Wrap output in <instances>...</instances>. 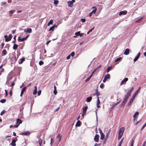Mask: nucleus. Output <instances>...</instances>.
Masks as SVG:
<instances>
[{
  "label": "nucleus",
  "instance_id": "obj_52",
  "mask_svg": "<svg viewBox=\"0 0 146 146\" xmlns=\"http://www.w3.org/2000/svg\"><path fill=\"white\" fill-rule=\"evenodd\" d=\"M139 58V57H138V56H136L135 58L134 59V60H133V61H134V62H135L138 59V58Z\"/></svg>",
  "mask_w": 146,
  "mask_h": 146
},
{
  "label": "nucleus",
  "instance_id": "obj_53",
  "mask_svg": "<svg viewBox=\"0 0 146 146\" xmlns=\"http://www.w3.org/2000/svg\"><path fill=\"white\" fill-rule=\"evenodd\" d=\"M74 54H75V53L74 52H72L70 54V56H72V57L74 56Z\"/></svg>",
  "mask_w": 146,
  "mask_h": 146
},
{
  "label": "nucleus",
  "instance_id": "obj_26",
  "mask_svg": "<svg viewBox=\"0 0 146 146\" xmlns=\"http://www.w3.org/2000/svg\"><path fill=\"white\" fill-rule=\"evenodd\" d=\"M81 124V122L80 121L78 120V121L76 123V124L75 126L76 127H77V126L80 127V126Z\"/></svg>",
  "mask_w": 146,
  "mask_h": 146
},
{
  "label": "nucleus",
  "instance_id": "obj_59",
  "mask_svg": "<svg viewBox=\"0 0 146 146\" xmlns=\"http://www.w3.org/2000/svg\"><path fill=\"white\" fill-rule=\"evenodd\" d=\"M6 2H2L1 3V5L3 6V5H5L6 4Z\"/></svg>",
  "mask_w": 146,
  "mask_h": 146
},
{
  "label": "nucleus",
  "instance_id": "obj_46",
  "mask_svg": "<svg viewBox=\"0 0 146 146\" xmlns=\"http://www.w3.org/2000/svg\"><path fill=\"white\" fill-rule=\"evenodd\" d=\"M59 1L57 0H54V4L55 5H57Z\"/></svg>",
  "mask_w": 146,
  "mask_h": 146
},
{
  "label": "nucleus",
  "instance_id": "obj_58",
  "mask_svg": "<svg viewBox=\"0 0 146 146\" xmlns=\"http://www.w3.org/2000/svg\"><path fill=\"white\" fill-rule=\"evenodd\" d=\"M81 21L83 23L85 22L86 21V20L84 18L81 19Z\"/></svg>",
  "mask_w": 146,
  "mask_h": 146
},
{
  "label": "nucleus",
  "instance_id": "obj_40",
  "mask_svg": "<svg viewBox=\"0 0 146 146\" xmlns=\"http://www.w3.org/2000/svg\"><path fill=\"white\" fill-rule=\"evenodd\" d=\"M92 75H90L88 78L87 79L85 80V82H87L91 78Z\"/></svg>",
  "mask_w": 146,
  "mask_h": 146
},
{
  "label": "nucleus",
  "instance_id": "obj_15",
  "mask_svg": "<svg viewBox=\"0 0 146 146\" xmlns=\"http://www.w3.org/2000/svg\"><path fill=\"white\" fill-rule=\"evenodd\" d=\"M97 104H96L97 107L98 108H99L100 107V106H99V105L100 103V100L99 98V97H97Z\"/></svg>",
  "mask_w": 146,
  "mask_h": 146
},
{
  "label": "nucleus",
  "instance_id": "obj_28",
  "mask_svg": "<svg viewBox=\"0 0 146 146\" xmlns=\"http://www.w3.org/2000/svg\"><path fill=\"white\" fill-rule=\"evenodd\" d=\"M18 47V45L17 44H14L13 46V48L14 50H16L17 49Z\"/></svg>",
  "mask_w": 146,
  "mask_h": 146
},
{
  "label": "nucleus",
  "instance_id": "obj_29",
  "mask_svg": "<svg viewBox=\"0 0 146 146\" xmlns=\"http://www.w3.org/2000/svg\"><path fill=\"white\" fill-rule=\"evenodd\" d=\"M54 92H53V93H54V94L56 95L57 94V91H56V86L55 85H54Z\"/></svg>",
  "mask_w": 146,
  "mask_h": 146
},
{
  "label": "nucleus",
  "instance_id": "obj_63",
  "mask_svg": "<svg viewBox=\"0 0 146 146\" xmlns=\"http://www.w3.org/2000/svg\"><path fill=\"white\" fill-rule=\"evenodd\" d=\"M133 143H134V141H133V140H132V141L131 143L130 146H133Z\"/></svg>",
  "mask_w": 146,
  "mask_h": 146
},
{
  "label": "nucleus",
  "instance_id": "obj_61",
  "mask_svg": "<svg viewBox=\"0 0 146 146\" xmlns=\"http://www.w3.org/2000/svg\"><path fill=\"white\" fill-rule=\"evenodd\" d=\"M41 90H39L38 92V96L40 95L41 94Z\"/></svg>",
  "mask_w": 146,
  "mask_h": 146
},
{
  "label": "nucleus",
  "instance_id": "obj_64",
  "mask_svg": "<svg viewBox=\"0 0 146 146\" xmlns=\"http://www.w3.org/2000/svg\"><path fill=\"white\" fill-rule=\"evenodd\" d=\"M19 126V125H18L17 124L14 125L13 126V127H14L15 128H17Z\"/></svg>",
  "mask_w": 146,
  "mask_h": 146
},
{
  "label": "nucleus",
  "instance_id": "obj_12",
  "mask_svg": "<svg viewBox=\"0 0 146 146\" xmlns=\"http://www.w3.org/2000/svg\"><path fill=\"white\" fill-rule=\"evenodd\" d=\"M16 140L15 139H13L12 141L11 145L12 146H16Z\"/></svg>",
  "mask_w": 146,
  "mask_h": 146
},
{
  "label": "nucleus",
  "instance_id": "obj_36",
  "mask_svg": "<svg viewBox=\"0 0 146 146\" xmlns=\"http://www.w3.org/2000/svg\"><path fill=\"white\" fill-rule=\"evenodd\" d=\"M133 88H131L130 90L128 91L127 93L131 95V93L132 91L133 90Z\"/></svg>",
  "mask_w": 146,
  "mask_h": 146
},
{
  "label": "nucleus",
  "instance_id": "obj_24",
  "mask_svg": "<svg viewBox=\"0 0 146 146\" xmlns=\"http://www.w3.org/2000/svg\"><path fill=\"white\" fill-rule=\"evenodd\" d=\"M15 12V10H11L9 12V16H12V14H13Z\"/></svg>",
  "mask_w": 146,
  "mask_h": 146
},
{
  "label": "nucleus",
  "instance_id": "obj_35",
  "mask_svg": "<svg viewBox=\"0 0 146 146\" xmlns=\"http://www.w3.org/2000/svg\"><path fill=\"white\" fill-rule=\"evenodd\" d=\"M53 21L51 19L50 20L49 22L48 23V26H49L50 25H52L53 24Z\"/></svg>",
  "mask_w": 146,
  "mask_h": 146
},
{
  "label": "nucleus",
  "instance_id": "obj_30",
  "mask_svg": "<svg viewBox=\"0 0 146 146\" xmlns=\"http://www.w3.org/2000/svg\"><path fill=\"white\" fill-rule=\"evenodd\" d=\"M140 89V87H139L138 89H137V90L135 91V92L134 96H135L137 94V93L139 91Z\"/></svg>",
  "mask_w": 146,
  "mask_h": 146
},
{
  "label": "nucleus",
  "instance_id": "obj_41",
  "mask_svg": "<svg viewBox=\"0 0 146 146\" xmlns=\"http://www.w3.org/2000/svg\"><path fill=\"white\" fill-rule=\"evenodd\" d=\"M101 67V65H100L98 66L97 68H95L94 70L96 72L98 69Z\"/></svg>",
  "mask_w": 146,
  "mask_h": 146
},
{
  "label": "nucleus",
  "instance_id": "obj_50",
  "mask_svg": "<svg viewBox=\"0 0 146 146\" xmlns=\"http://www.w3.org/2000/svg\"><path fill=\"white\" fill-rule=\"evenodd\" d=\"M115 106V105H114V104L113 105L112 107L110 108V110H113Z\"/></svg>",
  "mask_w": 146,
  "mask_h": 146
},
{
  "label": "nucleus",
  "instance_id": "obj_37",
  "mask_svg": "<svg viewBox=\"0 0 146 146\" xmlns=\"http://www.w3.org/2000/svg\"><path fill=\"white\" fill-rule=\"evenodd\" d=\"M79 34H80V31H78L75 34V36H74V37L75 38L76 37V36H79Z\"/></svg>",
  "mask_w": 146,
  "mask_h": 146
},
{
  "label": "nucleus",
  "instance_id": "obj_31",
  "mask_svg": "<svg viewBox=\"0 0 146 146\" xmlns=\"http://www.w3.org/2000/svg\"><path fill=\"white\" fill-rule=\"evenodd\" d=\"M104 78H106V79H110V75L109 74H107L106 75H105Z\"/></svg>",
  "mask_w": 146,
  "mask_h": 146
},
{
  "label": "nucleus",
  "instance_id": "obj_54",
  "mask_svg": "<svg viewBox=\"0 0 146 146\" xmlns=\"http://www.w3.org/2000/svg\"><path fill=\"white\" fill-rule=\"evenodd\" d=\"M122 135H122L121 134H118V139H120L121 138Z\"/></svg>",
  "mask_w": 146,
  "mask_h": 146
},
{
  "label": "nucleus",
  "instance_id": "obj_10",
  "mask_svg": "<svg viewBox=\"0 0 146 146\" xmlns=\"http://www.w3.org/2000/svg\"><path fill=\"white\" fill-rule=\"evenodd\" d=\"M26 87L25 86L24 88H23L22 90L21 93L20 94V96L21 97H22L23 94L24 92L26 90Z\"/></svg>",
  "mask_w": 146,
  "mask_h": 146
},
{
  "label": "nucleus",
  "instance_id": "obj_20",
  "mask_svg": "<svg viewBox=\"0 0 146 146\" xmlns=\"http://www.w3.org/2000/svg\"><path fill=\"white\" fill-rule=\"evenodd\" d=\"M129 49L128 48L126 49L124 52V54L126 55L128 54L129 53Z\"/></svg>",
  "mask_w": 146,
  "mask_h": 146
},
{
  "label": "nucleus",
  "instance_id": "obj_48",
  "mask_svg": "<svg viewBox=\"0 0 146 146\" xmlns=\"http://www.w3.org/2000/svg\"><path fill=\"white\" fill-rule=\"evenodd\" d=\"M111 66L108 67L107 68V69L106 71V72H109V71H110V69H111Z\"/></svg>",
  "mask_w": 146,
  "mask_h": 146
},
{
  "label": "nucleus",
  "instance_id": "obj_7",
  "mask_svg": "<svg viewBox=\"0 0 146 146\" xmlns=\"http://www.w3.org/2000/svg\"><path fill=\"white\" fill-rule=\"evenodd\" d=\"M139 114V113L138 111L136 112L134 114L133 116V117L134 118V120H137V116Z\"/></svg>",
  "mask_w": 146,
  "mask_h": 146
},
{
  "label": "nucleus",
  "instance_id": "obj_3",
  "mask_svg": "<svg viewBox=\"0 0 146 146\" xmlns=\"http://www.w3.org/2000/svg\"><path fill=\"white\" fill-rule=\"evenodd\" d=\"M135 98V96H133L131 97L127 105V106L129 107L131 104L133 102Z\"/></svg>",
  "mask_w": 146,
  "mask_h": 146
},
{
  "label": "nucleus",
  "instance_id": "obj_60",
  "mask_svg": "<svg viewBox=\"0 0 146 146\" xmlns=\"http://www.w3.org/2000/svg\"><path fill=\"white\" fill-rule=\"evenodd\" d=\"M4 44L5 43H2V44H1V48L2 49L3 48Z\"/></svg>",
  "mask_w": 146,
  "mask_h": 146
},
{
  "label": "nucleus",
  "instance_id": "obj_6",
  "mask_svg": "<svg viewBox=\"0 0 146 146\" xmlns=\"http://www.w3.org/2000/svg\"><path fill=\"white\" fill-rule=\"evenodd\" d=\"M30 133L29 131H25L24 132H21L20 133V134L23 135H30Z\"/></svg>",
  "mask_w": 146,
  "mask_h": 146
},
{
  "label": "nucleus",
  "instance_id": "obj_4",
  "mask_svg": "<svg viewBox=\"0 0 146 146\" xmlns=\"http://www.w3.org/2000/svg\"><path fill=\"white\" fill-rule=\"evenodd\" d=\"M124 130L125 128L124 127H122L120 128L119 130L118 134L123 135Z\"/></svg>",
  "mask_w": 146,
  "mask_h": 146
},
{
  "label": "nucleus",
  "instance_id": "obj_22",
  "mask_svg": "<svg viewBox=\"0 0 146 146\" xmlns=\"http://www.w3.org/2000/svg\"><path fill=\"white\" fill-rule=\"evenodd\" d=\"M22 123V121L20 119L18 118L17 119V124L19 125Z\"/></svg>",
  "mask_w": 146,
  "mask_h": 146
},
{
  "label": "nucleus",
  "instance_id": "obj_39",
  "mask_svg": "<svg viewBox=\"0 0 146 146\" xmlns=\"http://www.w3.org/2000/svg\"><path fill=\"white\" fill-rule=\"evenodd\" d=\"M54 143V140L52 138H51L50 145H52Z\"/></svg>",
  "mask_w": 146,
  "mask_h": 146
},
{
  "label": "nucleus",
  "instance_id": "obj_62",
  "mask_svg": "<svg viewBox=\"0 0 146 146\" xmlns=\"http://www.w3.org/2000/svg\"><path fill=\"white\" fill-rule=\"evenodd\" d=\"M146 126V125H145V124H144L143 126V127H142L141 128V130H142L143 129V128Z\"/></svg>",
  "mask_w": 146,
  "mask_h": 146
},
{
  "label": "nucleus",
  "instance_id": "obj_18",
  "mask_svg": "<svg viewBox=\"0 0 146 146\" xmlns=\"http://www.w3.org/2000/svg\"><path fill=\"white\" fill-rule=\"evenodd\" d=\"M61 138V136H60V134H58L56 137V139L58 142H59L60 141Z\"/></svg>",
  "mask_w": 146,
  "mask_h": 146
},
{
  "label": "nucleus",
  "instance_id": "obj_1",
  "mask_svg": "<svg viewBox=\"0 0 146 146\" xmlns=\"http://www.w3.org/2000/svg\"><path fill=\"white\" fill-rule=\"evenodd\" d=\"M75 2V0H72V1H68V6L70 7H72L73 6V3Z\"/></svg>",
  "mask_w": 146,
  "mask_h": 146
},
{
  "label": "nucleus",
  "instance_id": "obj_56",
  "mask_svg": "<svg viewBox=\"0 0 146 146\" xmlns=\"http://www.w3.org/2000/svg\"><path fill=\"white\" fill-rule=\"evenodd\" d=\"M37 92V90H36V89H35L33 92V94L34 95H36Z\"/></svg>",
  "mask_w": 146,
  "mask_h": 146
},
{
  "label": "nucleus",
  "instance_id": "obj_33",
  "mask_svg": "<svg viewBox=\"0 0 146 146\" xmlns=\"http://www.w3.org/2000/svg\"><path fill=\"white\" fill-rule=\"evenodd\" d=\"M110 130H109L107 133L106 135V136L105 139L106 140V139H107L108 138V136L110 134Z\"/></svg>",
  "mask_w": 146,
  "mask_h": 146
},
{
  "label": "nucleus",
  "instance_id": "obj_55",
  "mask_svg": "<svg viewBox=\"0 0 146 146\" xmlns=\"http://www.w3.org/2000/svg\"><path fill=\"white\" fill-rule=\"evenodd\" d=\"M5 96L6 97L8 95V91L7 90H5Z\"/></svg>",
  "mask_w": 146,
  "mask_h": 146
},
{
  "label": "nucleus",
  "instance_id": "obj_9",
  "mask_svg": "<svg viewBox=\"0 0 146 146\" xmlns=\"http://www.w3.org/2000/svg\"><path fill=\"white\" fill-rule=\"evenodd\" d=\"M88 107L87 106H86L84 108H83V113L82 114V115L83 116V115L84 114H85L86 113V111L88 109Z\"/></svg>",
  "mask_w": 146,
  "mask_h": 146
},
{
  "label": "nucleus",
  "instance_id": "obj_8",
  "mask_svg": "<svg viewBox=\"0 0 146 146\" xmlns=\"http://www.w3.org/2000/svg\"><path fill=\"white\" fill-rule=\"evenodd\" d=\"M128 80V78H125L121 82L120 85H122L123 84H125V83Z\"/></svg>",
  "mask_w": 146,
  "mask_h": 146
},
{
  "label": "nucleus",
  "instance_id": "obj_34",
  "mask_svg": "<svg viewBox=\"0 0 146 146\" xmlns=\"http://www.w3.org/2000/svg\"><path fill=\"white\" fill-rule=\"evenodd\" d=\"M123 139H124V137H123L121 139L118 146H121L122 144L123 143Z\"/></svg>",
  "mask_w": 146,
  "mask_h": 146
},
{
  "label": "nucleus",
  "instance_id": "obj_2",
  "mask_svg": "<svg viewBox=\"0 0 146 146\" xmlns=\"http://www.w3.org/2000/svg\"><path fill=\"white\" fill-rule=\"evenodd\" d=\"M99 130L100 132V139L102 140H103L105 137V135L104 134V133L102 132V131L101 129L99 128Z\"/></svg>",
  "mask_w": 146,
  "mask_h": 146
},
{
  "label": "nucleus",
  "instance_id": "obj_21",
  "mask_svg": "<svg viewBox=\"0 0 146 146\" xmlns=\"http://www.w3.org/2000/svg\"><path fill=\"white\" fill-rule=\"evenodd\" d=\"M25 60V58L23 57L20 59V61L19 62V64H22L23 62Z\"/></svg>",
  "mask_w": 146,
  "mask_h": 146
},
{
  "label": "nucleus",
  "instance_id": "obj_57",
  "mask_svg": "<svg viewBox=\"0 0 146 146\" xmlns=\"http://www.w3.org/2000/svg\"><path fill=\"white\" fill-rule=\"evenodd\" d=\"M13 88L11 89V90L9 92V94L11 96H12V89Z\"/></svg>",
  "mask_w": 146,
  "mask_h": 146
},
{
  "label": "nucleus",
  "instance_id": "obj_38",
  "mask_svg": "<svg viewBox=\"0 0 146 146\" xmlns=\"http://www.w3.org/2000/svg\"><path fill=\"white\" fill-rule=\"evenodd\" d=\"M121 59V57L118 58L116 59L115 60V62H117L120 61Z\"/></svg>",
  "mask_w": 146,
  "mask_h": 146
},
{
  "label": "nucleus",
  "instance_id": "obj_42",
  "mask_svg": "<svg viewBox=\"0 0 146 146\" xmlns=\"http://www.w3.org/2000/svg\"><path fill=\"white\" fill-rule=\"evenodd\" d=\"M6 101V100L5 99H2L0 100V102L2 103H5Z\"/></svg>",
  "mask_w": 146,
  "mask_h": 146
},
{
  "label": "nucleus",
  "instance_id": "obj_43",
  "mask_svg": "<svg viewBox=\"0 0 146 146\" xmlns=\"http://www.w3.org/2000/svg\"><path fill=\"white\" fill-rule=\"evenodd\" d=\"M104 86V84L103 83L101 84L100 85V88L102 89L103 88Z\"/></svg>",
  "mask_w": 146,
  "mask_h": 146
},
{
  "label": "nucleus",
  "instance_id": "obj_23",
  "mask_svg": "<svg viewBox=\"0 0 146 146\" xmlns=\"http://www.w3.org/2000/svg\"><path fill=\"white\" fill-rule=\"evenodd\" d=\"M92 98L91 96L87 98L86 99V101L87 102H90L92 100Z\"/></svg>",
  "mask_w": 146,
  "mask_h": 146
},
{
  "label": "nucleus",
  "instance_id": "obj_11",
  "mask_svg": "<svg viewBox=\"0 0 146 146\" xmlns=\"http://www.w3.org/2000/svg\"><path fill=\"white\" fill-rule=\"evenodd\" d=\"M127 13V11H121L119 13V15H125Z\"/></svg>",
  "mask_w": 146,
  "mask_h": 146
},
{
  "label": "nucleus",
  "instance_id": "obj_17",
  "mask_svg": "<svg viewBox=\"0 0 146 146\" xmlns=\"http://www.w3.org/2000/svg\"><path fill=\"white\" fill-rule=\"evenodd\" d=\"M12 36L11 34H10L9 35V37L7 38V39H5V41L6 42L10 41L12 38Z\"/></svg>",
  "mask_w": 146,
  "mask_h": 146
},
{
  "label": "nucleus",
  "instance_id": "obj_14",
  "mask_svg": "<svg viewBox=\"0 0 146 146\" xmlns=\"http://www.w3.org/2000/svg\"><path fill=\"white\" fill-rule=\"evenodd\" d=\"M32 29L31 28H27L26 29H25L24 32H26V33H31L32 32Z\"/></svg>",
  "mask_w": 146,
  "mask_h": 146
},
{
  "label": "nucleus",
  "instance_id": "obj_5",
  "mask_svg": "<svg viewBox=\"0 0 146 146\" xmlns=\"http://www.w3.org/2000/svg\"><path fill=\"white\" fill-rule=\"evenodd\" d=\"M99 135L98 134L96 135L94 138V140L96 142H98L99 141Z\"/></svg>",
  "mask_w": 146,
  "mask_h": 146
},
{
  "label": "nucleus",
  "instance_id": "obj_32",
  "mask_svg": "<svg viewBox=\"0 0 146 146\" xmlns=\"http://www.w3.org/2000/svg\"><path fill=\"white\" fill-rule=\"evenodd\" d=\"M38 142L39 143V145L40 146H41L42 145V139L41 138H39L38 139Z\"/></svg>",
  "mask_w": 146,
  "mask_h": 146
},
{
  "label": "nucleus",
  "instance_id": "obj_27",
  "mask_svg": "<svg viewBox=\"0 0 146 146\" xmlns=\"http://www.w3.org/2000/svg\"><path fill=\"white\" fill-rule=\"evenodd\" d=\"M7 52L6 50L3 49L2 51V56H5L7 54Z\"/></svg>",
  "mask_w": 146,
  "mask_h": 146
},
{
  "label": "nucleus",
  "instance_id": "obj_47",
  "mask_svg": "<svg viewBox=\"0 0 146 146\" xmlns=\"http://www.w3.org/2000/svg\"><path fill=\"white\" fill-rule=\"evenodd\" d=\"M97 11V9L96 8H95L94 9V10H93V11L91 12L92 13H95Z\"/></svg>",
  "mask_w": 146,
  "mask_h": 146
},
{
  "label": "nucleus",
  "instance_id": "obj_44",
  "mask_svg": "<svg viewBox=\"0 0 146 146\" xmlns=\"http://www.w3.org/2000/svg\"><path fill=\"white\" fill-rule=\"evenodd\" d=\"M94 95H97V97H98V96H100V92H97V93H96L94 94Z\"/></svg>",
  "mask_w": 146,
  "mask_h": 146
},
{
  "label": "nucleus",
  "instance_id": "obj_13",
  "mask_svg": "<svg viewBox=\"0 0 146 146\" xmlns=\"http://www.w3.org/2000/svg\"><path fill=\"white\" fill-rule=\"evenodd\" d=\"M130 96V94L127 93L125 96V98L124 100L127 101V100L128 99L129 97Z\"/></svg>",
  "mask_w": 146,
  "mask_h": 146
},
{
  "label": "nucleus",
  "instance_id": "obj_51",
  "mask_svg": "<svg viewBox=\"0 0 146 146\" xmlns=\"http://www.w3.org/2000/svg\"><path fill=\"white\" fill-rule=\"evenodd\" d=\"M6 112L5 110H3L1 113V115H2Z\"/></svg>",
  "mask_w": 146,
  "mask_h": 146
},
{
  "label": "nucleus",
  "instance_id": "obj_45",
  "mask_svg": "<svg viewBox=\"0 0 146 146\" xmlns=\"http://www.w3.org/2000/svg\"><path fill=\"white\" fill-rule=\"evenodd\" d=\"M44 62L42 60H40L39 62V64L40 65H41L44 64Z\"/></svg>",
  "mask_w": 146,
  "mask_h": 146
},
{
  "label": "nucleus",
  "instance_id": "obj_49",
  "mask_svg": "<svg viewBox=\"0 0 146 146\" xmlns=\"http://www.w3.org/2000/svg\"><path fill=\"white\" fill-rule=\"evenodd\" d=\"M143 17H141V18L138 19L136 21V22H139L140 21L143 19Z\"/></svg>",
  "mask_w": 146,
  "mask_h": 146
},
{
  "label": "nucleus",
  "instance_id": "obj_16",
  "mask_svg": "<svg viewBox=\"0 0 146 146\" xmlns=\"http://www.w3.org/2000/svg\"><path fill=\"white\" fill-rule=\"evenodd\" d=\"M25 38H21V37L20 36H19L18 38V40L19 42H23L25 40Z\"/></svg>",
  "mask_w": 146,
  "mask_h": 146
},
{
  "label": "nucleus",
  "instance_id": "obj_25",
  "mask_svg": "<svg viewBox=\"0 0 146 146\" xmlns=\"http://www.w3.org/2000/svg\"><path fill=\"white\" fill-rule=\"evenodd\" d=\"M127 101L125 100H123L122 102L121 103V108L122 107H123L124 106V105H125V104L126 103Z\"/></svg>",
  "mask_w": 146,
  "mask_h": 146
},
{
  "label": "nucleus",
  "instance_id": "obj_19",
  "mask_svg": "<svg viewBox=\"0 0 146 146\" xmlns=\"http://www.w3.org/2000/svg\"><path fill=\"white\" fill-rule=\"evenodd\" d=\"M57 27V26L54 25L50 28L49 31H53L54 28L55 27Z\"/></svg>",
  "mask_w": 146,
  "mask_h": 146
}]
</instances>
